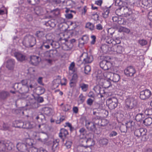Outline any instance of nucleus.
<instances>
[{"mask_svg": "<svg viewBox=\"0 0 152 152\" xmlns=\"http://www.w3.org/2000/svg\"><path fill=\"white\" fill-rule=\"evenodd\" d=\"M61 79L59 76H58L57 78L54 79L52 82L53 86L54 88L58 87L59 85L61 84Z\"/></svg>", "mask_w": 152, "mask_h": 152, "instance_id": "nucleus-27", "label": "nucleus"}, {"mask_svg": "<svg viewBox=\"0 0 152 152\" xmlns=\"http://www.w3.org/2000/svg\"><path fill=\"white\" fill-rule=\"evenodd\" d=\"M68 134L67 130L64 129H61L60 132L59 134V137L62 138L63 137H65Z\"/></svg>", "mask_w": 152, "mask_h": 152, "instance_id": "nucleus-29", "label": "nucleus"}, {"mask_svg": "<svg viewBox=\"0 0 152 152\" xmlns=\"http://www.w3.org/2000/svg\"><path fill=\"white\" fill-rule=\"evenodd\" d=\"M45 40L52 43H53L54 41L52 34L50 33L47 34L45 36Z\"/></svg>", "mask_w": 152, "mask_h": 152, "instance_id": "nucleus-32", "label": "nucleus"}, {"mask_svg": "<svg viewBox=\"0 0 152 152\" xmlns=\"http://www.w3.org/2000/svg\"><path fill=\"white\" fill-rule=\"evenodd\" d=\"M82 56H86V58L83 59V61L86 63H89L92 62L93 60V57L92 56L88 55L86 53H84L83 54Z\"/></svg>", "mask_w": 152, "mask_h": 152, "instance_id": "nucleus-20", "label": "nucleus"}, {"mask_svg": "<svg viewBox=\"0 0 152 152\" xmlns=\"http://www.w3.org/2000/svg\"><path fill=\"white\" fill-rule=\"evenodd\" d=\"M16 147L18 150L21 152H25L28 149L25 144L21 142L17 143Z\"/></svg>", "mask_w": 152, "mask_h": 152, "instance_id": "nucleus-14", "label": "nucleus"}, {"mask_svg": "<svg viewBox=\"0 0 152 152\" xmlns=\"http://www.w3.org/2000/svg\"><path fill=\"white\" fill-rule=\"evenodd\" d=\"M145 113L147 115H152V109H146L145 111Z\"/></svg>", "mask_w": 152, "mask_h": 152, "instance_id": "nucleus-60", "label": "nucleus"}, {"mask_svg": "<svg viewBox=\"0 0 152 152\" xmlns=\"http://www.w3.org/2000/svg\"><path fill=\"white\" fill-rule=\"evenodd\" d=\"M65 34L63 33H61L59 35L58 43H65L67 41V39L65 37Z\"/></svg>", "mask_w": 152, "mask_h": 152, "instance_id": "nucleus-23", "label": "nucleus"}, {"mask_svg": "<svg viewBox=\"0 0 152 152\" xmlns=\"http://www.w3.org/2000/svg\"><path fill=\"white\" fill-rule=\"evenodd\" d=\"M52 111L51 109L48 107H45L44 108V113L47 115H49Z\"/></svg>", "mask_w": 152, "mask_h": 152, "instance_id": "nucleus-55", "label": "nucleus"}, {"mask_svg": "<svg viewBox=\"0 0 152 152\" xmlns=\"http://www.w3.org/2000/svg\"><path fill=\"white\" fill-rule=\"evenodd\" d=\"M45 25L47 26L54 27L55 26L56 24L55 20H54L52 19L48 20L47 22H45Z\"/></svg>", "mask_w": 152, "mask_h": 152, "instance_id": "nucleus-30", "label": "nucleus"}, {"mask_svg": "<svg viewBox=\"0 0 152 152\" xmlns=\"http://www.w3.org/2000/svg\"><path fill=\"white\" fill-rule=\"evenodd\" d=\"M78 76L77 74L75 73L72 76V79L70 80L69 85L70 87H74L77 82Z\"/></svg>", "mask_w": 152, "mask_h": 152, "instance_id": "nucleus-18", "label": "nucleus"}, {"mask_svg": "<svg viewBox=\"0 0 152 152\" xmlns=\"http://www.w3.org/2000/svg\"><path fill=\"white\" fill-rule=\"evenodd\" d=\"M51 1L52 4L55 5L59 4L61 2H62L63 3H64V0H52Z\"/></svg>", "mask_w": 152, "mask_h": 152, "instance_id": "nucleus-49", "label": "nucleus"}, {"mask_svg": "<svg viewBox=\"0 0 152 152\" xmlns=\"http://www.w3.org/2000/svg\"><path fill=\"white\" fill-rule=\"evenodd\" d=\"M75 64L74 62H72L70 64L69 67V70L72 71V72L75 71Z\"/></svg>", "mask_w": 152, "mask_h": 152, "instance_id": "nucleus-64", "label": "nucleus"}, {"mask_svg": "<svg viewBox=\"0 0 152 152\" xmlns=\"http://www.w3.org/2000/svg\"><path fill=\"white\" fill-rule=\"evenodd\" d=\"M28 2L31 4L34 5L38 4L39 2V0H28Z\"/></svg>", "mask_w": 152, "mask_h": 152, "instance_id": "nucleus-58", "label": "nucleus"}, {"mask_svg": "<svg viewBox=\"0 0 152 152\" xmlns=\"http://www.w3.org/2000/svg\"><path fill=\"white\" fill-rule=\"evenodd\" d=\"M127 128L126 125L122 124L120 126V129L121 132L125 133L127 131Z\"/></svg>", "mask_w": 152, "mask_h": 152, "instance_id": "nucleus-47", "label": "nucleus"}, {"mask_svg": "<svg viewBox=\"0 0 152 152\" xmlns=\"http://www.w3.org/2000/svg\"><path fill=\"white\" fill-rule=\"evenodd\" d=\"M111 86V83L109 80H105L103 83L104 87L105 88H108Z\"/></svg>", "mask_w": 152, "mask_h": 152, "instance_id": "nucleus-54", "label": "nucleus"}, {"mask_svg": "<svg viewBox=\"0 0 152 152\" xmlns=\"http://www.w3.org/2000/svg\"><path fill=\"white\" fill-rule=\"evenodd\" d=\"M141 7L145 9H148L150 8L152 5L151 0H142Z\"/></svg>", "mask_w": 152, "mask_h": 152, "instance_id": "nucleus-13", "label": "nucleus"}, {"mask_svg": "<svg viewBox=\"0 0 152 152\" xmlns=\"http://www.w3.org/2000/svg\"><path fill=\"white\" fill-rule=\"evenodd\" d=\"M40 151L41 148L38 149L34 147L29 148V149L28 151V152H40Z\"/></svg>", "mask_w": 152, "mask_h": 152, "instance_id": "nucleus-50", "label": "nucleus"}, {"mask_svg": "<svg viewBox=\"0 0 152 152\" xmlns=\"http://www.w3.org/2000/svg\"><path fill=\"white\" fill-rule=\"evenodd\" d=\"M120 30L122 31L127 34L129 33L130 32V30L129 29L124 27H121L120 28Z\"/></svg>", "mask_w": 152, "mask_h": 152, "instance_id": "nucleus-57", "label": "nucleus"}, {"mask_svg": "<svg viewBox=\"0 0 152 152\" xmlns=\"http://www.w3.org/2000/svg\"><path fill=\"white\" fill-rule=\"evenodd\" d=\"M120 79V75L117 74L113 73L112 75V80L114 82H118Z\"/></svg>", "mask_w": 152, "mask_h": 152, "instance_id": "nucleus-34", "label": "nucleus"}, {"mask_svg": "<svg viewBox=\"0 0 152 152\" xmlns=\"http://www.w3.org/2000/svg\"><path fill=\"white\" fill-rule=\"evenodd\" d=\"M4 142L5 143V148L8 150L10 151L12 150L14 147L13 143L11 142L8 141L7 142L4 141Z\"/></svg>", "mask_w": 152, "mask_h": 152, "instance_id": "nucleus-28", "label": "nucleus"}, {"mask_svg": "<svg viewBox=\"0 0 152 152\" xmlns=\"http://www.w3.org/2000/svg\"><path fill=\"white\" fill-rule=\"evenodd\" d=\"M80 87L81 88L82 90L84 92L87 91L88 87V85L84 83H81L80 84Z\"/></svg>", "mask_w": 152, "mask_h": 152, "instance_id": "nucleus-40", "label": "nucleus"}, {"mask_svg": "<svg viewBox=\"0 0 152 152\" xmlns=\"http://www.w3.org/2000/svg\"><path fill=\"white\" fill-rule=\"evenodd\" d=\"M6 150L4 141L0 142V152H5Z\"/></svg>", "mask_w": 152, "mask_h": 152, "instance_id": "nucleus-38", "label": "nucleus"}, {"mask_svg": "<svg viewBox=\"0 0 152 152\" xmlns=\"http://www.w3.org/2000/svg\"><path fill=\"white\" fill-rule=\"evenodd\" d=\"M84 73L86 74H88L91 71V67L89 65H87L85 66L84 68Z\"/></svg>", "mask_w": 152, "mask_h": 152, "instance_id": "nucleus-52", "label": "nucleus"}, {"mask_svg": "<svg viewBox=\"0 0 152 152\" xmlns=\"http://www.w3.org/2000/svg\"><path fill=\"white\" fill-rule=\"evenodd\" d=\"M138 42L141 46L145 45L147 43V41L144 39H140Z\"/></svg>", "mask_w": 152, "mask_h": 152, "instance_id": "nucleus-59", "label": "nucleus"}, {"mask_svg": "<svg viewBox=\"0 0 152 152\" xmlns=\"http://www.w3.org/2000/svg\"><path fill=\"white\" fill-rule=\"evenodd\" d=\"M14 56L18 61H22L25 59V56L19 52H15Z\"/></svg>", "mask_w": 152, "mask_h": 152, "instance_id": "nucleus-21", "label": "nucleus"}, {"mask_svg": "<svg viewBox=\"0 0 152 152\" xmlns=\"http://www.w3.org/2000/svg\"><path fill=\"white\" fill-rule=\"evenodd\" d=\"M14 60L10 59L8 60L7 61V67L9 69H13L14 68L15 64Z\"/></svg>", "mask_w": 152, "mask_h": 152, "instance_id": "nucleus-22", "label": "nucleus"}, {"mask_svg": "<svg viewBox=\"0 0 152 152\" xmlns=\"http://www.w3.org/2000/svg\"><path fill=\"white\" fill-rule=\"evenodd\" d=\"M109 12V9L108 8L104 9V12L102 13L103 17L105 18H107Z\"/></svg>", "mask_w": 152, "mask_h": 152, "instance_id": "nucleus-44", "label": "nucleus"}, {"mask_svg": "<svg viewBox=\"0 0 152 152\" xmlns=\"http://www.w3.org/2000/svg\"><path fill=\"white\" fill-rule=\"evenodd\" d=\"M135 72V69L131 66L127 67L124 70V73L127 76H133Z\"/></svg>", "mask_w": 152, "mask_h": 152, "instance_id": "nucleus-9", "label": "nucleus"}, {"mask_svg": "<svg viewBox=\"0 0 152 152\" xmlns=\"http://www.w3.org/2000/svg\"><path fill=\"white\" fill-rule=\"evenodd\" d=\"M121 19V18H119L117 16L113 17L112 18V20L114 22H117V23L119 24H122L123 23H122L121 21H120V20Z\"/></svg>", "mask_w": 152, "mask_h": 152, "instance_id": "nucleus-53", "label": "nucleus"}, {"mask_svg": "<svg viewBox=\"0 0 152 152\" xmlns=\"http://www.w3.org/2000/svg\"><path fill=\"white\" fill-rule=\"evenodd\" d=\"M45 91V89L41 87H38L37 90V92L38 94H43L44 93Z\"/></svg>", "mask_w": 152, "mask_h": 152, "instance_id": "nucleus-48", "label": "nucleus"}, {"mask_svg": "<svg viewBox=\"0 0 152 152\" xmlns=\"http://www.w3.org/2000/svg\"><path fill=\"white\" fill-rule=\"evenodd\" d=\"M83 141L85 142L86 145L82 144L81 145L82 146L86 148L91 146L94 144L93 140L90 138H88V139L85 138L84 139Z\"/></svg>", "mask_w": 152, "mask_h": 152, "instance_id": "nucleus-15", "label": "nucleus"}, {"mask_svg": "<svg viewBox=\"0 0 152 152\" xmlns=\"http://www.w3.org/2000/svg\"><path fill=\"white\" fill-rule=\"evenodd\" d=\"M147 130L144 128H140L136 130L134 134L135 136L137 137H141L142 135H144L146 133Z\"/></svg>", "mask_w": 152, "mask_h": 152, "instance_id": "nucleus-16", "label": "nucleus"}, {"mask_svg": "<svg viewBox=\"0 0 152 152\" xmlns=\"http://www.w3.org/2000/svg\"><path fill=\"white\" fill-rule=\"evenodd\" d=\"M112 75H113V73L109 72H105L103 75L105 78V80H112Z\"/></svg>", "mask_w": 152, "mask_h": 152, "instance_id": "nucleus-31", "label": "nucleus"}, {"mask_svg": "<svg viewBox=\"0 0 152 152\" xmlns=\"http://www.w3.org/2000/svg\"><path fill=\"white\" fill-rule=\"evenodd\" d=\"M51 142V143H53V145L52 148V150L54 152L58 148V145L59 140H56Z\"/></svg>", "mask_w": 152, "mask_h": 152, "instance_id": "nucleus-33", "label": "nucleus"}, {"mask_svg": "<svg viewBox=\"0 0 152 152\" xmlns=\"http://www.w3.org/2000/svg\"><path fill=\"white\" fill-rule=\"evenodd\" d=\"M100 66L101 68L106 70H108L111 67V64L110 62L104 60L100 62Z\"/></svg>", "mask_w": 152, "mask_h": 152, "instance_id": "nucleus-12", "label": "nucleus"}, {"mask_svg": "<svg viewBox=\"0 0 152 152\" xmlns=\"http://www.w3.org/2000/svg\"><path fill=\"white\" fill-rule=\"evenodd\" d=\"M124 14L126 17L129 16L128 19L130 21L134 20L135 19L134 17V14L132 13L131 10L127 7H125L124 8Z\"/></svg>", "mask_w": 152, "mask_h": 152, "instance_id": "nucleus-7", "label": "nucleus"}, {"mask_svg": "<svg viewBox=\"0 0 152 152\" xmlns=\"http://www.w3.org/2000/svg\"><path fill=\"white\" fill-rule=\"evenodd\" d=\"M72 144V142L71 141H67L65 145L67 148H70Z\"/></svg>", "mask_w": 152, "mask_h": 152, "instance_id": "nucleus-61", "label": "nucleus"}, {"mask_svg": "<svg viewBox=\"0 0 152 152\" xmlns=\"http://www.w3.org/2000/svg\"><path fill=\"white\" fill-rule=\"evenodd\" d=\"M124 51V48L121 46L118 45L116 49V51L117 53L121 54Z\"/></svg>", "mask_w": 152, "mask_h": 152, "instance_id": "nucleus-51", "label": "nucleus"}, {"mask_svg": "<svg viewBox=\"0 0 152 152\" xmlns=\"http://www.w3.org/2000/svg\"><path fill=\"white\" fill-rule=\"evenodd\" d=\"M88 41V36L85 35L79 40V43L80 44L83 45L87 43Z\"/></svg>", "mask_w": 152, "mask_h": 152, "instance_id": "nucleus-26", "label": "nucleus"}, {"mask_svg": "<svg viewBox=\"0 0 152 152\" xmlns=\"http://www.w3.org/2000/svg\"><path fill=\"white\" fill-rule=\"evenodd\" d=\"M126 124L128 128H130L133 129L135 125L134 122L132 121H129L126 123Z\"/></svg>", "mask_w": 152, "mask_h": 152, "instance_id": "nucleus-37", "label": "nucleus"}, {"mask_svg": "<svg viewBox=\"0 0 152 152\" xmlns=\"http://www.w3.org/2000/svg\"><path fill=\"white\" fill-rule=\"evenodd\" d=\"M105 41L108 44L111 45L112 46L113 45V39L111 37H107L104 39Z\"/></svg>", "mask_w": 152, "mask_h": 152, "instance_id": "nucleus-46", "label": "nucleus"}, {"mask_svg": "<svg viewBox=\"0 0 152 152\" xmlns=\"http://www.w3.org/2000/svg\"><path fill=\"white\" fill-rule=\"evenodd\" d=\"M17 127L23 129H31L33 127V126L30 122L26 121L24 123L23 122L17 124Z\"/></svg>", "mask_w": 152, "mask_h": 152, "instance_id": "nucleus-11", "label": "nucleus"}, {"mask_svg": "<svg viewBox=\"0 0 152 152\" xmlns=\"http://www.w3.org/2000/svg\"><path fill=\"white\" fill-rule=\"evenodd\" d=\"M56 53V50L51 49L44 51H39V54L42 57L52 58L55 57Z\"/></svg>", "mask_w": 152, "mask_h": 152, "instance_id": "nucleus-4", "label": "nucleus"}, {"mask_svg": "<svg viewBox=\"0 0 152 152\" xmlns=\"http://www.w3.org/2000/svg\"><path fill=\"white\" fill-rule=\"evenodd\" d=\"M137 104L136 99L133 96H129L126 100L124 108L126 110H130L136 106Z\"/></svg>", "mask_w": 152, "mask_h": 152, "instance_id": "nucleus-1", "label": "nucleus"}, {"mask_svg": "<svg viewBox=\"0 0 152 152\" xmlns=\"http://www.w3.org/2000/svg\"><path fill=\"white\" fill-rule=\"evenodd\" d=\"M108 123V121L106 119H104L101 120V125L102 126H106Z\"/></svg>", "mask_w": 152, "mask_h": 152, "instance_id": "nucleus-56", "label": "nucleus"}, {"mask_svg": "<svg viewBox=\"0 0 152 152\" xmlns=\"http://www.w3.org/2000/svg\"><path fill=\"white\" fill-rule=\"evenodd\" d=\"M86 27L91 31L94 30V25L90 22H88L86 24Z\"/></svg>", "mask_w": 152, "mask_h": 152, "instance_id": "nucleus-45", "label": "nucleus"}, {"mask_svg": "<svg viewBox=\"0 0 152 152\" xmlns=\"http://www.w3.org/2000/svg\"><path fill=\"white\" fill-rule=\"evenodd\" d=\"M52 43L47 41L43 39L42 41L41 45L39 48V51H44L47 50L49 49L50 47V46H53Z\"/></svg>", "mask_w": 152, "mask_h": 152, "instance_id": "nucleus-6", "label": "nucleus"}, {"mask_svg": "<svg viewBox=\"0 0 152 152\" xmlns=\"http://www.w3.org/2000/svg\"><path fill=\"white\" fill-rule=\"evenodd\" d=\"M101 49L103 52H106L108 50V46L105 45H103L101 47Z\"/></svg>", "mask_w": 152, "mask_h": 152, "instance_id": "nucleus-63", "label": "nucleus"}, {"mask_svg": "<svg viewBox=\"0 0 152 152\" xmlns=\"http://www.w3.org/2000/svg\"><path fill=\"white\" fill-rule=\"evenodd\" d=\"M144 117V115L142 114L139 113L136 115L135 119L137 121L140 122L142 120Z\"/></svg>", "mask_w": 152, "mask_h": 152, "instance_id": "nucleus-43", "label": "nucleus"}, {"mask_svg": "<svg viewBox=\"0 0 152 152\" xmlns=\"http://www.w3.org/2000/svg\"><path fill=\"white\" fill-rule=\"evenodd\" d=\"M9 95L10 94L7 91H3L1 92L0 93V96L1 98L3 99L6 98L9 96Z\"/></svg>", "mask_w": 152, "mask_h": 152, "instance_id": "nucleus-42", "label": "nucleus"}, {"mask_svg": "<svg viewBox=\"0 0 152 152\" xmlns=\"http://www.w3.org/2000/svg\"><path fill=\"white\" fill-rule=\"evenodd\" d=\"M34 140L33 139L28 138L26 140L25 144L27 146L28 148H31L33 145Z\"/></svg>", "mask_w": 152, "mask_h": 152, "instance_id": "nucleus-36", "label": "nucleus"}, {"mask_svg": "<svg viewBox=\"0 0 152 152\" xmlns=\"http://www.w3.org/2000/svg\"><path fill=\"white\" fill-rule=\"evenodd\" d=\"M108 104V107L111 110L114 109L116 107L118 103V99L115 97L109 98L107 101Z\"/></svg>", "mask_w": 152, "mask_h": 152, "instance_id": "nucleus-5", "label": "nucleus"}, {"mask_svg": "<svg viewBox=\"0 0 152 152\" xmlns=\"http://www.w3.org/2000/svg\"><path fill=\"white\" fill-rule=\"evenodd\" d=\"M99 142L102 145H106L108 143V140L106 139H103L100 140Z\"/></svg>", "mask_w": 152, "mask_h": 152, "instance_id": "nucleus-62", "label": "nucleus"}, {"mask_svg": "<svg viewBox=\"0 0 152 152\" xmlns=\"http://www.w3.org/2000/svg\"><path fill=\"white\" fill-rule=\"evenodd\" d=\"M86 99L85 97L82 94H80L79 96L77 102L79 104H82L84 101Z\"/></svg>", "mask_w": 152, "mask_h": 152, "instance_id": "nucleus-39", "label": "nucleus"}, {"mask_svg": "<svg viewBox=\"0 0 152 152\" xmlns=\"http://www.w3.org/2000/svg\"><path fill=\"white\" fill-rule=\"evenodd\" d=\"M25 98L26 99L27 105H31L35 102L34 97L32 94L30 96H28Z\"/></svg>", "mask_w": 152, "mask_h": 152, "instance_id": "nucleus-17", "label": "nucleus"}, {"mask_svg": "<svg viewBox=\"0 0 152 152\" xmlns=\"http://www.w3.org/2000/svg\"><path fill=\"white\" fill-rule=\"evenodd\" d=\"M40 61V58L38 56H33L30 57V62L33 65H37Z\"/></svg>", "mask_w": 152, "mask_h": 152, "instance_id": "nucleus-19", "label": "nucleus"}, {"mask_svg": "<svg viewBox=\"0 0 152 152\" xmlns=\"http://www.w3.org/2000/svg\"><path fill=\"white\" fill-rule=\"evenodd\" d=\"M36 43L35 38L33 36L28 35L26 36L23 41V43L26 47H32Z\"/></svg>", "mask_w": 152, "mask_h": 152, "instance_id": "nucleus-2", "label": "nucleus"}, {"mask_svg": "<svg viewBox=\"0 0 152 152\" xmlns=\"http://www.w3.org/2000/svg\"><path fill=\"white\" fill-rule=\"evenodd\" d=\"M45 11V9L39 7H36L35 9V14L39 16L43 15Z\"/></svg>", "mask_w": 152, "mask_h": 152, "instance_id": "nucleus-24", "label": "nucleus"}, {"mask_svg": "<svg viewBox=\"0 0 152 152\" xmlns=\"http://www.w3.org/2000/svg\"><path fill=\"white\" fill-rule=\"evenodd\" d=\"M151 93L150 91L148 89H145L141 91L140 93V98L142 100H145L149 98Z\"/></svg>", "mask_w": 152, "mask_h": 152, "instance_id": "nucleus-8", "label": "nucleus"}, {"mask_svg": "<svg viewBox=\"0 0 152 152\" xmlns=\"http://www.w3.org/2000/svg\"><path fill=\"white\" fill-rule=\"evenodd\" d=\"M61 45L63 49L64 50H69L71 49V48L68 46L67 44V41L64 43H61L60 44Z\"/></svg>", "mask_w": 152, "mask_h": 152, "instance_id": "nucleus-41", "label": "nucleus"}, {"mask_svg": "<svg viewBox=\"0 0 152 152\" xmlns=\"http://www.w3.org/2000/svg\"><path fill=\"white\" fill-rule=\"evenodd\" d=\"M36 36L37 37L38 39L39 40H42L45 39V33L42 31H38L36 32Z\"/></svg>", "mask_w": 152, "mask_h": 152, "instance_id": "nucleus-25", "label": "nucleus"}, {"mask_svg": "<svg viewBox=\"0 0 152 152\" xmlns=\"http://www.w3.org/2000/svg\"><path fill=\"white\" fill-rule=\"evenodd\" d=\"M85 126L88 129L92 132H95L96 130L94 123L88 120H86Z\"/></svg>", "mask_w": 152, "mask_h": 152, "instance_id": "nucleus-10", "label": "nucleus"}, {"mask_svg": "<svg viewBox=\"0 0 152 152\" xmlns=\"http://www.w3.org/2000/svg\"><path fill=\"white\" fill-rule=\"evenodd\" d=\"M143 123L146 126L151 125L152 123V118L149 117L145 119L143 121Z\"/></svg>", "mask_w": 152, "mask_h": 152, "instance_id": "nucleus-35", "label": "nucleus"}, {"mask_svg": "<svg viewBox=\"0 0 152 152\" xmlns=\"http://www.w3.org/2000/svg\"><path fill=\"white\" fill-rule=\"evenodd\" d=\"M21 83L22 85L24 86L23 88H25V90L24 93L28 92L29 90V88H32L34 87L33 86L34 81L30 80H22Z\"/></svg>", "mask_w": 152, "mask_h": 152, "instance_id": "nucleus-3", "label": "nucleus"}]
</instances>
